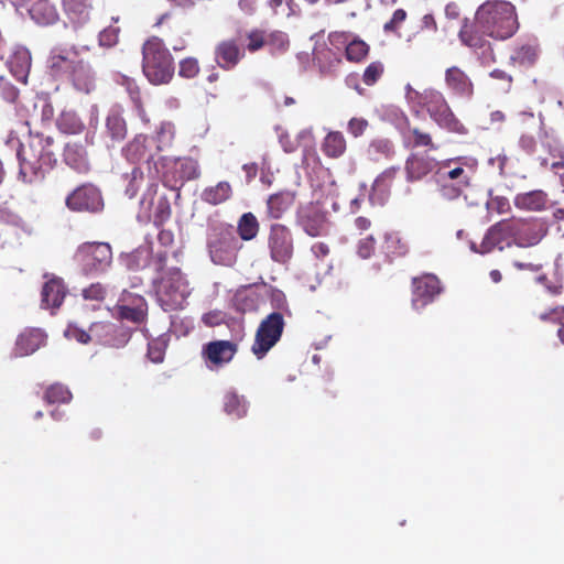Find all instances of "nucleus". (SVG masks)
I'll list each match as a JSON object with an SVG mask.
<instances>
[{
    "mask_svg": "<svg viewBox=\"0 0 564 564\" xmlns=\"http://www.w3.org/2000/svg\"><path fill=\"white\" fill-rule=\"evenodd\" d=\"M519 29L516 7L503 0H487L475 13L474 24L467 19L459 30L462 43L479 55L484 64L494 63L496 56L491 43L486 36L496 40H507Z\"/></svg>",
    "mask_w": 564,
    "mask_h": 564,
    "instance_id": "obj_1",
    "label": "nucleus"
},
{
    "mask_svg": "<svg viewBox=\"0 0 564 564\" xmlns=\"http://www.w3.org/2000/svg\"><path fill=\"white\" fill-rule=\"evenodd\" d=\"M404 90L408 102L417 113H427L441 129L449 133L458 135L468 133L467 127L454 113L442 91L432 87L420 91L410 84L405 85Z\"/></svg>",
    "mask_w": 564,
    "mask_h": 564,
    "instance_id": "obj_2",
    "label": "nucleus"
},
{
    "mask_svg": "<svg viewBox=\"0 0 564 564\" xmlns=\"http://www.w3.org/2000/svg\"><path fill=\"white\" fill-rule=\"evenodd\" d=\"M142 70L153 85L167 84L174 76V58L158 36H152L143 43Z\"/></svg>",
    "mask_w": 564,
    "mask_h": 564,
    "instance_id": "obj_3",
    "label": "nucleus"
},
{
    "mask_svg": "<svg viewBox=\"0 0 564 564\" xmlns=\"http://www.w3.org/2000/svg\"><path fill=\"white\" fill-rule=\"evenodd\" d=\"M154 293L163 311H176L191 294L189 283L178 268H172L154 282Z\"/></svg>",
    "mask_w": 564,
    "mask_h": 564,
    "instance_id": "obj_4",
    "label": "nucleus"
},
{
    "mask_svg": "<svg viewBox=\"0 0 564 564\" xmlns=\"http://www.w3.org/2000/svg\"><path fill=\"white\" fill-rule=\"evenodd\" d=\"M174 138L173 127L163 123L156 132V138L138 134L124 148V158L132 163L145 162L150 164L158 152L170 147Z\"/></svg>",
    "mask_w": 564,
    "mask_h": 564,
    "instance_id": "obj_5",
    "label": "nucleus"
},
{
    "mask_svg": "<svg viewBox=\"0 0 564 564\" xmlns=\"http://www.w3.org/2000/svg\"><path fill=\"white\" fill-rule=\"evenodd\" d=\"M206 245L213 263L226 267L237 261L242 247L232 227L226 224L215 225L209 229Z\"/></svg>",
    "mask_w": 564,
    "mask_h": 564,
    "instance_id": "obj_6",
    "label": "nucleus"
},
{
    "mask_svg": "<svg viewBox=\"0 0 564 564\" xmlns=\"http://www.w3.org/2000/svg\"><path fill=\"white\" fill-rule=\"evenodd\" d=\"M74 261L86 275L105 273L112 263V249L108 242L87 241L79 245Z\"/></svg>",
    "mask_w": 564,
    "mask_h": 564,
    "instance_id": "obj_7",
    "label": "nucleus"
},
{
    "mask_svg": "<svg viewBox=\"0 0 564 564\" xmlns=\"http://www.w3.org/2000/svg\"><path fill=\"white\" fill-rule=\"evenodd\" d=\"M285 321L280 312H272L263 318L254 335L251 346L252 354L262 359L281 339Z\"/></svg>",
    "mask_w": 564,
    "mask_h": 564,
    "instance_id": "obj_8",
    "label": "nucleus"
},
{
    "mask_svg": "<svg viewBox=\"0 0 564 564\" xmlns=\"http://www.w3.org/2000/svg\"><path fill=\"white\" fill-rule=\"evenodd\" d=\"M477 166L478 162L474 158H452L442 162L437 170V175L440 180L469 187Z\"/></svg>",
    "mask_w": 564,
    "mask_h": 564,
    "instance_id": "obj_9",
    "label": "nucleus"
},
{
    "mask_svg": "<svg viewBox=\"0 0 564 564\" xmlns=\"http://www.w3.org/2000/svg\"><path fill=\"white\" fill-rule=\"evenodd\" d=\"M268 248L272 261L286 264L294 254V239L291 229L283 224L275 223L270 226Z\"/></svg>",
    "mask_w": 564,
    "mask_h": 564,
    "instance_id": "obj_10",
    "label": "nucleus"
},
{
    "mask_svg": "<svg viewBox=\"0 0 564 564\" xmlns=\"http://www.w3.org/2000/svg\"><path fill=\"white\" fill-rule=\"evenodd\" d=\"M158 183L149 184L140 202L141 209L147 213L156 228L162 227L172 215V208L166 195L158 196Z\"/></svg>",
    "mask_w": 564,
    "mask_h": 564,
    "instance_id": "obj_11",
    "label": "nucleus"
},
{
    "mask_svg": "<svg viewBox=\"0 0 564 564\" xmlns=\"http://www.w3.org/2000/svg\"><path fill=\"white\" fill-rule=\"evenodd\" d=\"M411 305L415 311L425 308L442 293L440 279L432 273H424L412 279Z\"/></svg>",
    "mask_w": 564,
    "mask_h": 564,
    "instance_id": "obj_12",
    "label": "nucleus"
},
{
    "mask_svg": "<svg viewBox=\"0 0 564 564\" xmlns=\"http://www.w3.org/2000/svg\"><path fill=\"white\" fill-rule=\"evenodd\" d=\"M161 160L166 161L163 166H170L161 175L163 184L170 188H176L177 184L182 185L185 181L195 180L199 176V167L193 159H176V160Z\"/></svg>",
    "mask_w": 564,
    "mask_h": 564,
    "instance_id": "obj_13",
    "label": "nucleus"
},
{
    "mask_svg": "<svg viewBox=\"0 0 564 564\" xmlns=\"http://www.w3.org/2000/svg\"><path fill=\"white\" fill-rule=\"evenodd\" d=\"M513 242L521 248L538 245L547 234L544 223L539 219L511 218Z\"/></svg>",
    "mask_w": 564,
    "mask_h": 564,
    "instance_id": "obj_14",
    "label": "nucleus"
},
{
    "mask_svg": "<svg viewBox=\"0 0 564 564\" xmlns=\"http://www.w3.org/2000/svg\"><path fill=\"white\" fill-rule=\"evenodd\" d=\"M66 206L74 212L96 213L102 209L100 191L93 184H83L66 197Z\"/></svg>",
    "mask_w": 564,
    "mask_h": 564,
    "instance_id": "obj_15",
    "label": "nucleus"
},
{
    "mask_svg": "<svg viewBox=\"0 0 564 564\" xmlns=\"http://www.w3.org/2000/svg\"><path fill=\"white\" fill-rule=\"evenodd\" d=\"M238 351V345L230 340H213L202 348V358L210 370L229 364Z\"/></svg>",
    "mask_w": 564,
    "mask_h": 564,
    "instance_id": "obj_16",
    "label": "nucleus"
},
{
    "mask_svg": "<svg viewBox=\"0 0 564 564\" xmlns=\"http://www.w3.org/2000/svg\"><path fill=\"white\" fill-rule=\"evenodd\" d=\"M43 278L45 282L41 289V307L50 310L54 314L63 304L67 294V288L64 280L59 276L45 273Z\"/></svg>",
    "mask_w": 564,
    "mask_h": 564,
    "instance_id": "obj_17",
    "label": "nucleus"
},
{
    "mask_svg": "<svg viewBox=\"0 0 564 564\" xmlns=\"http://www.w3.org/2000/svg\"><path fill=\"white\" fill-rule=\"evenodd\" d=\"M79 61L75 50L54 48L46 61V67L53 77L63 79L70 76Z\"/></svg>",
    "mask_w": 564,
    "mask_h": 564,
    "instance_id": "obj_18",
    "label": "nucleus"
},
{
    "mask_svg": "<svg viewBox=\"0 0 564 564\" xmlns=\"http://www.w3.org/2000/svg\"><path fill=\"white\" fill-rule=\"evenodd\" d=\"M509 239H513L511 218L500 220L489 227L479 245V252L489 253L496 248L503 250L505 245L510 246Z\"/></svg>",
    "mask_w": 564,
    "mask_h": 564,
    "instance_id": "obj_19",
    "label": "nucleus"
},
{
    "mask_svg": "<svg viewBox=\"0 0 564 564\" xmlns=\"http://www.w3.org/2000/svg\"><path fill=\"white\" fill-rule=\"evenodd\" d=\"M214 54L215 62L224 70L234 69L246 55L245 47L235 37L220 41Z\"/></svg>",
    "mask_w": 564,
    "mask_h": 564,
    "instance_id": "obj_20",
    "label": "nucleus"
},
{
    "mask_svg": "<svg viewBox=\"0 0 564 564\" xmlns=\"http://www.w3.org/2000/svg\"><path fill=\"white\" fill-rule=\"evenodd\" d=\"M437 166V161L426 153L412 152L404 162L405 178L409 183L424 180Z\"/></svg>",
    "mask_w": 564,
    "mask_h": 564,
    "instance_id": "obj_21",
    "label": "nucleus"
},
{
    "mask_svg": "<svg viewBox=\"0 0 564 564\" xmlns=\"http://www.w3.org/2000/svg\"><path fill=\"white\" fill-rule=\"evenodd\" d=\"M445 86L448 91L458 98L470 99L475 87L471 78L458 66H451L444 74Z\"/></svg>",
    "mask_w": 564,
    "mask_h": 564,
    "instance_id": "obj_22",
    "label": "nucleus"
},
{
    "mask_svg": "<svg viewBox=\"0 0 564 564\" xmlns=\"http://www.w3.org/2000/svg\"><path fill=\"white\" fill-rule=\"evenodd\" d=\"M297 223L311 237H318L327 231L326 213L313 205H308L299 212Z\"/></svg>",
    "mask_w": 564,
    "mask_h": 564,
    "instance_id": "obj_23",
    "label": "nucleus"
},
{
    "mask_svg": "<svg viewBox=\"0 0 564 564\" xmlns=\"http://www.w3.org/2000/svg\"><path fill=\"white\" fill-rule=\"evenodd\" d=\"M117 315L120 319L141 324L148 317V303L141 295L129 294L122 304L117 305Z\"/></svg>",
    "mask_w": 564,
    "mask_h": 564,
    "instance_id": "obj_24",
    "label": "nucleus"
},
{
    "mask_svg": "<svg viewBox=\"0 0 564 564\" xmlns=\"http://www.w3.org/2000/svg\"><path fill=\"white\" fill-rule=\"evenodd\" d=\"M296 200V192L283 189L271 194L267 199L265 215L268 219H281L288 213Z\"/></svg>",
    "mask_w": 564,
    "mask_h": 564,
    "instance_id": "obj_25",
    "label": "nucleus"
},
{
    "mask_svg": "<svg viewBox=\"0 0 564 564\" xmlns=\"http://www.w3.org/2000/svg\"><path fill=\"white\" fill-rule=\"evenodd\" d=\"M64 160L70 169L79 174H86L90 170L87 152L83 145L76 143L67 144L64 150Z\"/></svg>",
    "mask_w": 564,
    "mask_h": 564,
    "instance_id": "obj_26",
    "label": "nucleus"
},
{
    "mask_svg": "<svg viewBox=\"0 0 564 564\" xmlns=\"http://www.w3.org/2000/svg\"><path fill=\"white\" fill-rule=\"evenodd\" d=\"M547 200V194L544 191L534 189L517 194L513 202L519 209L539 212L546 207Z\"/></svg>",
    "mask_w": 564,
    "mask_h": 564,
    "instance_id": "obj_27",
    "label": "nucleus"
},
{
    "mask_svg": "<svg viewBox=\"0 0 564 564\" xmlns=\"http://www.w3.org/2000/svg\"><path fill=\"white\" fill-rule=\"evenodd\" d=\"M366 153L372 162L388 161L395 155V147L388 138H376L369 142Z\"/></svg>",
    "mask_w": 564,
    "mask_h": 564,
    "instance_id": "obj_28",
    "label": "nucleus"
},
{
    "mask_svg": "<svg viewBox=\"0 0 564 564\" xmlns=\"http://www.w3.org/2000/svg\"><path fill=\"white\" fill-rule=\"evenodd\" d=\"M8 64L12 75L19 82L25 84L32 65L30 52L25 48L17 50L10 57Z\"/></svg>",
    "mask_w": 564,
    "mask_h": 564,
    "instance_id": "obj_29",
    "label": "nucleus"
},
{
    "mask_svg": "<svg viewBox=\"0 0 564 564\" xmlns=\"http://www.w3.org/2000/svg\"><path fill=\"white\" fill-rule=\"evenodd\" d=\"M540 56V47L536 42H528L517 46L511 56L510 61L514 65L521 67H532Z\"/></svg>",
    "mask_w": 564,
    "mask_h": 564,
    "instance_id": "obj_30",
    "label": "nucleus"
},
{
    "mask_svg": "<svg viewBox=\"0 0 564 564\" xmlns=\"http://www.w3.org/2000/svg\"><path fill=\"white\" fill-rule=\"evenodd\" d=\"M347 141L340 131H329L323 139L322 151L329 159H338L345 154Z\"/></svg>",
    "mask_w": 564,
    "mask_h": 564,
    "instance_id": "obj_31",
    "label": "nucleus"
},
{
    "mask_svg": "<svg viewBox=\"0 0 564 564\" xmlns=\"http://www.w3.org/2000/svg\"><path fill=\"white\" fill-rule=\"evenodd\" d=\"M232 195L231 185L228 182H219L215 186L207 187L202 193V199L210 205H219L228 200Z\"/></svg>",
    "mask_w": 564,
    "mask_h": 564,
    "instance_id": "obj_32",
    "label": "nucleus"
},
{
    "mask_svg": "<svg viewBox=\"0 0 564 564\" xmlns=\"http://www.w3.org/2000/svg\"><path fill=\"white\" fill-rule=\"evenodd\" d=\"M68 79H72L76 89L86 94L90 93L95 86L90 70L83 59L76 65Z\"/></svg>",
    "mask_w": 564,
    "mask_h": 564,
    "instance_id": "obj_33",
    "label": "nucleus"
},
{
    "mask_svg": "<svg viewBox=\"0 0 564 564\" xmlns=\"http://www.w3.org/2000/svg\"><path fill=\"white\" fill-rule=\"evenodd\" d=\"M260 230L257 217L252 213H245L237 223V232L241 240L250 241L254 239Z\"/></svg>",
    "mask_w": 564,
    "mask_h": 564,
    "instance_id": "obj_34",
    "label": "nucleus"
},
{
    "mask_svg": "<svg viewBox=\"0 0 564 564\" xmlns=\"http://www.w3.org/2000/svg\"><path fill=\"white\" fill-rule=\"evenodd\" d=\"M409 145L412 148H424L426 151H437L440 145L434 142L430 132L423 131L419 127L408 129Z\"/></svg>",
    "mask_w": 564,
    "mask_h": 564,
    "instance_id": "obj_35",
    "label": "nucleus"
},
{
    "mask_svg": "<svg viewBox=\"0 0 564 564\" xmlns=\"http://www.w3.org/2000/svg\"><path fill=\"white\" fill-rule=\"evenodd\" d=\"M73 394L67 387L61 383H54L46 388L43 400L47 405L58 406L72 401Z\"/></svg>",
    "mask_w": 564,
    "mask_h": 564,
    "instance_id": "obj_36",
    "label": "nucleus"
},
{
    "mask_svg": "<svg viewBox=\"0 0 564 564\" xmlns=\"http://www.w3.org/2000/svg\"><path fill=\"white\" fill-rule=\"evenodd\" d=\"M56 124L58 129L66 134H78L85 128L83 121L73 110L62 111V113L57 118Z\"/></svg>",
    "mask_w": 564,
    "mask_h": 564,
    "instance_id": "obj_37",
    "label": "nucleus"
},
{
    "mask_svg": "<svg viewBox=\"0 0 564 564\" xmlns=\"http://www.w3.org/2000/svg\"><path fill=\"white\" fill-rule=\"evenodd\" d=\"M106 132L112 141H122L127 135L126 120L118 112L109 113L106 119Z\"/></svg>",
    "mask_w": 564,
    "mask_h": 564,
    "instance_id": "obj_38",
    "label": "nucleus"
},
{
    "mask_svg": "<svg viewBox=\"0 0 564 564\" xmlns=\"http://www.w3.org/2000/svg\"><path fill=\"white\" fill-rule=\"evenodd\" d=\"M224 410L228 415L240 419L247 414V403L237 393L228 392L224 398Z\"/></svg>",
    "mask_w": 564,
    "mask_h": 564,
    "instance_id": "obj_39",
    "label": "nucleus"
},
{
    "mask_svg": "<svg viewBox=\"0 0 564 564\" xmlns=\"http://www.w3.org/2000/svg\"><path fill=\"white\" fill-rule=\"evenodd\" d=\"M35 351V332L26 328L17 339L14 355L19 357L31 355Z\"/></svg>",
    "mask_w": 564,
    "mask_h": 564,
    "instance_id": "obj_40",
    "label": "nucleus"
},
{
    "mask_svg": "<svg viewBox=\"0 0 564 564\" xmlns=\"http://www.w3.org/2000/svg\"><path fill=\"white\" fill-rule=\"evenodd\" d=\"M400 169L398 166H390L383 170L375 180L372 191L381 194H389L390 188L398 176Z\"/></svg>",
    "mask_w": 564,
    "mask_h": 564,
    "instance_id": "obj_41",
    "label": "nucleus"
},
{
    "mask_svg": "<svg viewBox=\"0 0 564 564\" xmlns=\"http://www.w3.org/2000/svg\"><path fill=\"white\" fill-rule=\"evenodd\" d=\"M369 45L359 39L350 40L345 47V55L349 62L360 63L369 54Z\"/></svg>",
    "mask_w": 564,
    "mask_h": 564,
    "instance_id": "obj_42",
    "label": "nucleus"
},
{
    "mask_svg": "<svg viewBox=\"0 0 564 564\" xmlns=\"http://www.w3.org/2000/svg\"><path fill=\"white\" fill-rule=\"evenodd\" d=\"M540 321L553 323L558 326L557 338L564 345V305L555 306L539 315Z\"/></svg>",
    "mask_w": 564,
    "mask_h": 564,
    "instance_id": "obj_43",
    "label": "nucleus"
},
{
    "mask_svg": "<svg viewBox=\"0 0 564 564\" xmlns=\"http://www.w3.org/2000/svg\"><path fill=\"white\" fill-rule=\"evenodd\" d=\"M383 249L389 256L393 257H403L409 252L406 242L394 232L386 234Z\"/></svg>",
    "mask_w": 564,
    "mask_h": 564,
    "instance_id": "obj_44",
    "label": "nucleus"
},
{
    "mask_svg": "<svg viewBox=\"0 0 564 564\" xmlns=\"http://www.w3.org/2000/svg\"><path fill=\"white\" fill-rule=\"evenodd\" d=\"M316 59L323 73H333L340 65V57L330 48L321 50L317 52Z\"/></svg>",
    "mask_w": 564,
    "mask_h": 564,
    "instance_id": "obj_45",
    "label": "nucleus"
},
{
    "mask_svg": "<svg viewBox=\"0 0 564 564\" xmlns=\"http://www.w3.org/2000/svg\"><path fill=\"white\" fill-rule=\"evenodd\" d=\"M466 188L467 187L457 185L453 182H447L440 178L437 181V192L443 200L454 202L458 199L464 194Z\"/></svg>",
    "mask_w": 564,
    "mask_h": 564,
    "instance_id": "obj_46",
    "label": "nucleus"
},
{
    "mask_svg": "<svg viewBox=\"0 0 564 564\" xmlns=\"http://www.w3.org/2000/svg\"><path fill=\"white\" fill-rule=\"evenodd\" d=\"M245 37L247 40L245 52L248 51L250 53H256L267 44V32L262 29H251L246 33Z\"/></svg>",
    "mask_w": 564,
    "mask_h": 564,
    "instance_id": "obj_47",
    "label": "nucleus"
},
{
    "mask_svg": "<svg viewBox=\"0 0 564 564\" xmlns=\"http://www.w3.org/2000/svg\"><path fill=\"white\" fill-rule=\"evenodd\" d=\"M57 11L48 0H37V24H52L57 20Z\"/></svg>",
    "mask_w": 564,
    "mask_h": 564,
    "instance_id": "obj_48",
    "label": "nucleus"
},
{
    "mask_svg": "<svg viewBox=\"0 0 564 564\" xmlns=\"http://www.w3.org/2000/svg\"><path fill=\"white\" fill-rule=\"evenodd\" d=\"M289 37L284 32L281 31H274L271 33H267V44L265 46H269L271 52L275 53H283L289 47Z\"/></svg>",
    "mask_w": 564,
    "mask_h": 564,
    "instance_id": "obj_49",
    "label": "nucleus"
},
{
    "mask_svg": "<svg viewBox=\"0 0 564 564\" xmlns=\"http://www.w3.org/2000/svg\"><path fill=\"white\" fill-rule=\"evenodd\" d=\"M128 184L126 187V195L129 198L135 197L143 183L144 175L140 167H133L131 173L127 175Z\"/></svg>",
    "mask_w": 564,
    "mask_h": 564,
    "instance_id": "obj_50",
    "label": "nucleus"
},
{
    "mask_svg": "<svg viewBox=\"0 0 564 564\" xmlns=\"http://www.w3.org/2000/svg\"><path fill=\"white\" fill-rule=\"evenodd\" d=\"M17 155L20 164L19 178L24 183H31L32 176L35 174V165L26 160L22 147L18 150Z\"/></svg>",
    "mask_w": 564,
    "mask_h": 564,
    "instance_id": "obj_51",
    "label": "nucleus"
},
{
    "mask_svg": "<svg viewBox=\"0 0 564 564\" xmlns=\"http://www.w3.org/2000/svg\"><path fill=\"white\" fill-rule=\"evenodd\" d=\"M166 343L162 338H154L148 343V358L155 364L164 360Z\"/></svg>",
    "mask_w": 564,
    "mask_h": 564,
    "instance_id": "obj_52",
    "label": "nucleus"
},
{
    "mask_svg": "<svg viewBox=\"0 0 564 564\" xmlns=\"http://www.w3.org/2000/svg\"><path fill=\"white\" fill-rule=\"evenodd\" d=\"M383 73H384L383 64L378 61L372 62L365 69V72L362 74V82L367 86H373L382 77Z\"/></svg>",
    "mask_w": 564,
    "mask_h": 564,
    "instance_id": "obj_53",
    "label": "nucleus"
},
{
    "mask_svg": "<svg viewBox=\"0 0 564 564\" xmlns=\"http://www.w3.org/2000/svg\"><path fill=\"white\" fill-rule=\"evenodd\" d=\"M200 72V66L195 57H186L180 62L178 75L186 79L195 78Z\"/></svg>",
    "mask_w": 564,
    "mask_h": 564,
    "instance_id": "obj_54",
    "label": "nucleus"
},
{
    "mask_svg": "<svg viewBox=\"0 0 564 564\" xmlns=\"http://www.w3.org/2000/svg\"><path fill=\"white\" fill-rule=\"evenodd\" d=\"M120 29L117 26H108L99 34V44L104 47H112L118 43Z\"/></svg>",
    "mask_w": 564,
    "mask_h": 564,
    "instance_id": "obj_55",
    "label": "nucleus"
},
{
    "mask_svg": "<svg viewBox=\"0 0 564 564\" xmlns=\"http://www.w3.org/2000/svg\"><path fill=\"white\" fill-rule=\"evenodd\" d=\"M106 288L99 282L93 283L83 290L84 299L90 301L102 302L106 299Z\"/></svg>",
    "mask_w": 564,
    "mask_h": 564,
    "instance_id": "obj_56",
    "label": "nucleus"
},
{
    "mask_svg": "<svg viewBox=\"0 0 564 564\" xmlns=\"http://www.w3.org/2000/svg\"><path fill=\"white\" fill-rule=\"evenodd\" d=\"M368 127L369 122L367 119L362 117H354L347 123V131L354 138H359L364 135Z\"/></svg>",
    "mask_w": 564,
    "mask_h": 564,
    "instance_id": "obj_57",
    "label": "nucleus"
},
{
    "mask_svg": "<svg viewBox=\"0 0 564 564\" xmlns=\"http://www.w3.org/2000/svg\"><path fill=\"white\" fill-rule=\"evenodd\" d=\"M487 208L497 214H508L511 210V205L505 196H491L487 202Z\"/></svg>",
    "mask_w": 564,
    "mask_h": 564,
    "instance_id": "obj_58",
    "label": "nucleus"
},
{
    "mask_svg": "<svg viewBox=\"0 0 564 564\" xmlns=\"http://www.w3.org/2000/svg\"><path fill=\"white\" fill-rule=\"evenodd\" d=\"M64 335L68 339H74L80 344H88L91 340V335L86 330L77 327L76 325L69 324L64 332Z\"/></svg>",
    "mask_w": 564,
    "mask_h": 564,
    "instance_id": "obj_59",
    "label": "nucleus"
},
{
    "mask_svg": "<svg viewBox=\"0 0 564 564\" xmlns=\"http://www.w3.org/2000/svg\"><path fill=\"white\" fill-rule=\"evenodd\" d=\"M536 281L544 286V289L553 296L560 295L563 291L562 283L556 279H550L545 274L536 278Z\"/></svg>",
    "mask_w": 564,
    "mask_h": 564,
    "instance_id": "obj_60",
    "label": "nucleus"
},
{
    "mask_svg": "<svg viewBox=\"0 0 564 564\" xmlns=\"http://www.w3.org/2000/svg\"><path fill=\"white\" fill-rule=\"evenodd\" d=\"M375 249L376 239L373 238V236L370 235L358 242L357 253L362 259H368L373 254Z\"/></svg>",
    "mask_w": 564,
    "mask_h": 564,
    "instance_id": "obj_61",
    "label": "nucleus"
},
{
    "mask_svg": "<svg viewBox=\"0 0 564 564\" xmlns=\"http://www.w3.org/2000/svg\"><path fill=\"white\" fill-rule=\"evenodd\" d=\"M405 19H406V12L403 9H397L393 12L392 18L390 19V21H388L383 25V30L386 32L395 31L404 22Z\"/></svg>",
    "mask_w": 564,
    "mask_h": 564,
    "instance_id": "obj_62",
    "label": "nucleus"
},
{
    "mask_svg": "<svg viewBox=\"0 0 564 564\" xmlns=\"http://www.w3.org/2000/svg\"><path fill=\"white\" fill-rule=\"evenodd\" d=\"M89 330L96 335H99L100 333L106 334V335H112L118 330V328L112 323L99 322V323H93L90 325Z\"/></svg>",
    "mask_w": 564,
    "mask_h": 564,
    "instance_id": "obj_63",
    "label": "nucleus"
},
{
    "mask_svg": "<svg viewBox=\"0 0 564 564\" xmlns=\"http://www.w3.org/2000/svg\"><path fill=\"white\" fill-rule=\"evenodd\" d=\"M14 6L17 11L22 15H29L31 19H34V8L35 4L32 0H14Z\"/></svg>",
    "mask_w": 564,
    "mask_h": 564,
    "instance_id": "obj_64",
    "label": "nucleus"
}]
</instances>
